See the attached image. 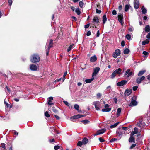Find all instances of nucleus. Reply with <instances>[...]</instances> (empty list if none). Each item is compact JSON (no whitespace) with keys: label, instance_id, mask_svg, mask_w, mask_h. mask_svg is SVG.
I'll return each mask as SVG.
<instances>
[{"label":"nucleus","instance_id":"1","mask_svg":"<svg viewBox=\"0 0 150 150\" xmlns=\"http://www.w3.org/2000/svg\"><path fill=\"white\" fill-rule=\"evenodd\" d=\"M30 61L32 63H35L39 62L40 61V57L37 54H35L32 55L30 59Z\"/></svg>","mask_w":150,"mask_h":150},{"label":"nucleus","instance_id":"43","mask_svg":"<svg viewBox=\"0 0 150 150\" xmlns=\"http://www.w3.org/2000/svg\"><path fill=\"white\" fill-rule=\"evenodd\" d=\"M96 13L98 14H100L101 13V11L100 10H98V9H96Z\"/></svg>","mask_w":150,"mask_h":150},{"label":"nucleus","instance_id":"39","mask_svg":"<svg viewBox=\"0 0 150 150\" xmlns=\"http://www.w3.org/2000/svg\"><path fill=\"white\" fill-rule=\"evenodd\" d=\"M116 74L114 71L112 73V75L110 76V77L111 78L113 79L115 78L116 76Z\"/></svg>","mask_w":150,"mask_h":150},{"label":"nucleus","instance_id":"60","mask_svg":"<svg viewBox=\"0 0 150 150\" xmlns=\"http://www.w3.org/2000/svg\"><path fill=\"white\" fill-rule=\"evenodd\" d=\"M1 147L2 148L5 149V144L4 143H2L1 144Z\"/></svg>","mask_w":150,"mask_h":150},{"label":"nucleus","instance_id":"14","mask_svg":"<svg viewBox=\"0 0 150 150\" xmlns=\"http://www.w3.org/2000/svg\"><path fill=\"white\" fill-rule=\"evenodd\" d=\"M53 100V98L52 97H50L47 99L48 104L50 105H54V103L51 102Z\"/></svg>","mask_w":150,"mask_h":150},{"label":"nucleus","instance_id":"42","mask_svg":"<svg viewBox=\"0 0 150 150\" xmlns=\"http://www.w3.org/2000/svg\"><path fill=\"white\" fill-rule=\"evenodd\" d=\"M45 116L47 117H50V115L49 114L48 112L47 111H46L45 113Z\"/></svg>","mask_w":150,"mask_h":150},{"label":"nucleus","instance_id":"48","mask_svg":"<svg viewBox=\"0 0 150 150\" xmlns=\"http://www.w3.org/2000/svg\"><path fill=\"white\" fill-rule=\"evenodd\" d=\"M136 144H133L131 146L130 148V149H132L134 147H135L136 146Z\"/></svg>","mask_w":150,"mask_h":150},{"label":"nucleus","instance_id":"29","mask_svg":"<svg viewBox=\"0 0 150 150\" xmlns=\"http://www.w3.org/2000/svg\"><path fill=\"white\" fill-rule=\"evenodd\" d=\"M53 40L52 39H51L49 42V45L48 47H49V48H51L52 47L53 44Z\"/></svg>","mask_w":150,"mask_h":150},{"label":"nucleus","instance_id":"24","mask_svg":"<svg viewBox=\"0 0 150 150\" xmlns=\"http://www.w3.org/2000/svg\"><path fill=\"white\" fill-rule=\"evenodd\" d=\"M102 19L103 22V24H104L107 21L106 16V15H104L103 16Z\"/></svg>","mask_w":150,"mask_h":150},{"label":"nucleus","instance_id":"13","mask_svg":"<svg viewBox=\"0 0 150 150\" xmlns=\"http://www.w3.org/2000/svg\"><path fill=\"white\" fill-rule=\"evenodd\" d=\"M132 91L131 89H127L125 92V96H129L132 93Z\"/></svg>","mask_w":150,"mask_h":150},{"label":"nucleus","instance_id":"11","mask_svg":"<svg viewBox=\"0 0 150 150\" xmlns=\"http://www.w3.org/2000/svg\"><path fill=\"white\" fill-rule=\"evenodd\" d=\"M139 3L138 0H135L134 2V6L135 9H138L139 8Z\"/></svg>","mask_w":150,"mask_h":150},{"label":"nucleus","instance_id":"2","mask_svg":"<svg viewBox=\"0 0 150 150\" xmlns=\"http://www.w3.org/2000/svg\"><path fill=\"white\" fill-rule=\"evenodd\" d=\"M93 104L94 105L96 110L99 111L100 110L101 108H102L101 106V103L98 101L94 102Z\"/></svg>","mask_w":150,"mask_h":150},{"label":"nucleus","instance_id":"36","mask_svg":"<svg viewBox=\"0 0 150 150\" xmlns=\"http://www.w3.org/2000/svg\"><path fill=\"white\" fill-rule=\"evenodd\" d=\"M83 144L82 142L79 141L78 142L77 144V145L78 146L81 147L82 146V145Z\"/></svg>","mask_w":150,"mask_h":150},{"label":"nucleus","instance_id":"20","mask_svg":"<svg viewBox=\"0 0 150 150\" xmlns=\"http://www.w3.org/2000/svg\"><path fill=\"white\" fill-rule=\"evenodd\" d=\"M129 142L132 143L134 142L135 138L132 136H131L130 137L129 139Z\"/></svg>","mask_w":150,"mask_h":150},{"label":"nucleus","instance_id":"12","mask_svg":"<svg viewBox=\"0 0 150 150\" xmlns=\"http://www.w3.org/2000/svg\"><path fill=\"white\" fill-rule=\"evenodd\" d=\"M137 125L138 127L141 128H142L145 126L146 124L144 122L141 121L138 122Z\"/></svg>","mask_w":150,"mask_h":150},{"label":"nucleus","instance_id":"54","mask_svg":"<svg viewBox=\"0 0 150 150\" xmlns=\"http://www.w3.org/2000/svg\"><path fill=\"white\" fill-rule=\"evenodd\" d=\"M117 140V139L116 138H113V139H112L110 140V142H113Z\"/></svg>","mask_w":150,"mask_h":150},{"label":"nucleus","instance_id":"15","mask_svg":"<svg viewBox=\"0 0 150 150\" xmlns=\"http://www.w3.org/2000/svg\"><path fill=\"white\" fill-rule=\"evenodd\" d=\"M106 131V129L105 128L101 130L98 131L95 135H97L100 134H102L104 133Z\"/></svg>","mask_w":150,"mask_h":150},{"label":"nucleus","instance_id":"6","mask_svg":"<svg viewBox=\"0 0 150 150\" xmlns=\"http://www.w3.org/2000/svg\"><path fill=\"white\" fill-rule=\"evenodd\" d=\"M133 74L134 73L130 71V69H128L125 72V74L126 75L127 77H129L133 75Z\"/></svg>","mask_w":150,"mask_h":150},{"label":"nucleus","instance_id":"35","mask_svg":"<svg viewBox=\"0 0 150 150\" xmlns=\"http://www.w3.org/2000/svg\"><path fill=\"white\" fill-rule=\"evenodd\" d=\"M75 11L78 15H79L81 13V12L78 8H76L75 9Z\"/></svg>","mask_w":150,"mask_h":150},{"label":"nucleus","instance_id":"61","mask_svg":"<svg viewBox=\"0 0 150 150\" xmlns=\"http://www.w3.org/2000/svg\"><path fill=\"white\" fill-rule=\"evenodd\" d=\"M96 37H98L100 35V32L99 30H98L96 33Z\"/></svg>","mask_w":150,"mask_h":150},{"label":"nucleus","instance_id":"4","mask_svg":"<svg viewBox=\"0 0 150 150\" xmlns=\"http://www.w3.org/2000/svg\"><path fill=\"white\" fill-rule=\"evenodd\" d=\"M120 54V51L118 49H116L115 51L113 54V57L114 58H116L117 56H119Z\"/></svg>","mask_w":150,"mask_h":150},{"label":"nucleus","instance_id":"33","mask_svg":"<svg viewBox=\"0 0 150 150\" xmlns=\"http://www.w3.org/2000/svg\"><path fill=\"white\" fill-rule=\"evenodd\" d=\"M149 42V41L148 40L146 39L145 40H144L142 42V45H144L146 44H148Z\"/></svg>","mask_w":150,"mask_h":150},{"label":"nucleus","instance_id":"21","mask_svg":"<svg viewBox=\"0 0 150 150\" xmlns=\"http://www.w3.org/2000/svg\"><path fill=\"white\" fill-rule=\"evenodd\" d=\"M142 12L143 14H145L147 12V9L144 7V6H142L141 8Z\"/></svg>","mask_w":150,"mask_h":150},{"label":"nucleus","instance_id":"8","mask_svg":"<svg viewBox=\"0 0 150 150\" xmlns=\"http://www.w3.org/2000/svg\"><path fill=\"white\" fill-rule=\"evenodd\" d=\"M100 68L99 67H97L94 69L93 70V72L92 74V77H93L95 76L99 72L100 70Z\"/></svg>","mask_w":150,"mask_h":150},{"label":"nucleus","instance_id":"64","mask_svg":"<svg viewBox=\"0 0 150 150\" xmlns=\"http://www.w3.org/2000/svg\"><path fill=\"white\" fill-rule=\"evenodd\" d=\"M146 37L147 38L150 39V33H148L146 36Z\"/></svg>","mask_w":150,"mask_h":150},{"label":"nucleus","instance_id":"5","mask_svg":"<svg viewBox=\"0 0 150 150\" xmlns=\"http://www.w3.org/2000/svg\"><path fill=\"white\" fill-rule=\"evenodd\" d=\"M127 81L126 80H123L122 81L119 82L117 83V86H123L127 83Z\"/></svg>","mask_w":150,"mask_h":150},{"label":"nucleus","instance_id":"3","mask_svg":"<svg viewBox=\"0 0 150 150\" xmlns=\"http://www.w3.org/2000/svg\"><path fill=\"white\" fill-rule=\"evenodd\" d=\"M137 98L135 96H134L132 97L131 101L129 105L130 106H135L138 104V102L136 101Z\"/></svg>","mask_w":150,"mask_h":150},{"label":"nucleus","instance_id":"25","mask_svg":"<svg viewBox=\"0 0 150 150\" xmlns=\"http://www.w3.org/2000/svg\"><path fill=\"white\" fill-rule=\"evenodd\" d=\"M130 6L129 5L127 4L125 6V11H127L130 8Z\"/></svg>","mask_w":150,"mask_h":150},{"label":"nucleus","instance_id":"55","mask_svg":"<svg viewBox=\"0 0 150 150\" xmlns=\"http://www.w3.org/2000/svg\"><path fill=\"white\" fill-rule=\"evenodd\" d=\"M117 14V12L115 10H114L112 12V14L113 15H116Z\"/></svg>","mask_w":150,"mask_h":150},{"label":"nucleus","instance_id":"47","mask_svg":"<svg viewBox=\"0 0 150 150\" xmlns=\"http://www.w3.org/2000/svg\"><path fill=\"white\" fill-rule=\"evenodd\" d=\"M134 131L136 134H137V133L138 131V129L137 128H136V127H135L134 128Z\"/></svg>","mask_w":150,"mask_h":150},{"label":"nucleus","instance_id":"38","mask_svg":"<svg viewBox=\"0 0 150 150\" xmlns=\"http://www.w3.org/2000/svg\"><path fill=\"white\" fill-rule=\"evenodd\" d=\"M73 46L74 44L71 45L67 49V52H69L71 50V49L73 48Z\"/></svg>","mask_w":150,"mask_h":150},{"label":"nucleus","instance_id":"50","mask_svg":"<svg viewBox=\"0 0 150 150\" xmlns=\"http://www.w3.org/2000/svg\"><path fill=\"white\" fill-rule=\"evenodd\" d=\"M90 25V24L89 23L85 25V28L86 29L88 28L89 27Z\"/></svg>","mask_w":150,"mask_h":150},{"label":"nucleus","instance_id":"40","mask_svg":"<svg viewBox=\"0 0 150 150\" xmlns=\"http://www.w3.org/2000/svg\"><path fill=\"white\" fill-rule=\"evenodd\" d=\"M81 122L83 123L84 124H86L88 123L89 121L87 120H82Z\"/></svg>","mask_w":150,"mask_h":150},{"label":"nucleus","instance_id":"37","mask_svg":"<svg viewBox=\"0 0 150 150\" xmlns=\"http://www.w3.org/2000/svg\"><path fill=\"white\" fill-rule=\"evenodd\" d=\"M74 108L77 110L78 111L79 108V105L77 104H75L74 105Z\"/></svg>","mask_w":150,"mask_h":150},{"label":"nucleus","instance_id":"22","mask_svg":"<svg viewBox=\"0 0 150 150\" xmlns=\"http://www.w3.org/2000/svg\"><path fill=\"white\" fill-rule=\"evenodd\" d=\"M111 110L110 108H108L103 109L102 110V111L103 112H108L110 111Z\"/></svg>","mask_w":150,"mask_h":150},{"label":"nucleus","instance_id":"26","mask_svg":"<svg viewBox=\"0 0 150 150\" xmlns=\"http://www.w3.org/2000/svg\"><path fill=\"white\" fill-rule=\"evenodd\" d=\"M119 122H117L115 123L113 125H111L110 126V127L111 128H114L116 127L119 123Z\"/></svg>","mask_w":150,"mask_h":150},{"label":"nucleus","instance_id":"9","mask_svg":"<svg viewBox=\"0 0 150 150\" xmlns=\"http://www.w3.org/2000/svg\"><path fill=\"white\" fill-rule=\"evenodd\" d=\"M30 68L31 70L35 71L37 70L38 67L35 65L32 64L30 65Z\"/></svg>","mask_w":150,"mask_h":150},{"label":"nucleus","instance_id":"52","mask_svg":"<svg viewBox=\"0 0 150 150\" xmlns=\"http://www.w3.org/2000/svg\"><path fill=\"white\" fill-rule=\"evenodd\" d=\"M125 45V42L124 41H122L121 42V45L123 47Z\"/></svg>","mask_w":150,"mask_h":150},{"label":"nucleus","instance_id":"23","mask_svg":"<svg viewBox=\"0 0 150 150\" xmlns=\"http://www.w3.org/2000/svg\"><path fill=\"white\" fill-rule=\"evenodd\" d=\"M145 30L146 32H149L150 31V27L147 25L145 28Z\"/></svg>","mask_w":150,"mask_h":150},{"label":"nucleus","instance_id":"57","mask_svg":"<svg viewBox=\"0 0 150 150\" xmlns=\"http://www.w3.org/2000/svg\"><path fill=\"white\" fill-rule=\"evenodd\" d=\"M91 32L90 31H89L87 32V34H86V35L88 36H90L91 35Z\"/></svg>","mask_w":150,"mask_h":150},{"label":"nucleus","instance_id":"46","mask_svg":"<svg viewBox=\"0 0 150 150\" xmlns=\"http://www.w3.org/2000/svg\"><path fill=\"white\" fill-rule=\"evenodd\" d=\"M60 148V146L57 145L55 146L54 147V149L55 150H57L58 149H59Z\"/></svg>","mask_w":150,"mask_h":150},{"label":"nucleus","instance_id":"44","mask_svg":"<svg viewBox=\"0 0 150 150\" xmlns=\"http://www.w3.org/2000/svg\"><path fill=\"white\" fill-rule=\"evenodd\" d=\"M117 133L118 135H119V136L122 135L123 133V131H119L117 132Z\"/></svg>","mask_w":150,"mask_h":150},{"label":"nucleus","instance_id":"51","mask_svg":"<svg viewBox=\"0 0 150 150\" xmlns=\"http://www.w3.org/2000/svg\"><path fill=\"white\" fill-rule=\"evenodd\" d=\"M64 103L67 106H68L69 105V104L68 103V102L67 101H63Z\"/></svg>","mask_w":150,"mask_h":150},{"label":"nucleus","instance_id":"45","mask_svg":"<svg viewBox=\"0 0 150 150\" xmlns=\"http://www.w3.org/2000/svg\"><path fill=\"white\" fill-rule=\"evenodd\" d=\"M52 110L55 113H57L58 112L57 110V109H55L54 107H53L52 108Z\"/></svg>","mask_w":150,"mask_h":150},{"label":"nucleus","instance_id":"7","mask_svg":"<svg viewBox=\"0 0 150 150\" xmlns=\"http://www.w3.org/2000/svg\"><path fill=\"white\" fill-rule=\"evenodd\" d=\"M145 77L144 76H142L141 77L137 78L136 80V83L139 84L141 83V82L144 80Z\"/></svg>","mask_w":150,"mask_h":150},{"label":"nucleus","instance_id":"34","mask_svg":"<svg viewBox=\"0 0 150 150\" xmlns=\"http://www.w3.org/2000/svg\"><path fill=\"white\" fill-rule=\"evenodd\" d=\"M125 37L128 40H130L131 39V35L129 34H127L126 35Z\"/></svg>","mask_w":150,"mask_h":150},{"label":"nucleus","instance_id":"63","mask_svg":"<svg viewBox=\"0 0 150 150\" xmlns=\"http://www.w3.org/2000/svg\"><path fill=\"white\" fill-rule=\"evenodd\" d=\"M54 116L58 120H59L60 119V117L58 116L55 115Z\"/></svg>","mask_w":150,"mask_h":150},{"label":"nucleus","instance_id":"10","mask_svg":"<svg viewBox=\"0 0 150 150\" xmlns=\"http://www.w3.org/2000/svg\"><path fill=\"white\" fill-rule=\"evenodd\" d=\"M99 22V19L98 17L97 16H94L93 19L92 21V23L95 24L98 23Z\"/></svg>","mask_w":150,"mask_h":150},{"label":"nucleus","instance_id":"18","mask_svg":"<svg viewBox=\"0 0 150 150\" xmlns=\"http://www.w3.org/2000/svg\"><path fill=\"white\" fill-rule=\"evenodd\" d=\"M121 69L120 68H119L118 69L115 70L114 71L116 74L120 75L121 74Z\"/></svg>","mask_w":150,"mask_h":150},{"label":"nucleus","instance_id":"59","mask_svg":"<svg viewBox=\"0 0 150 150\" xmlns=\"http://www.w3.org/2000/svg\"><path fill=\"white\" fill-rule=\"evenodd\" d=\"M122 129L123 130L125 131H127L128 129V128L127 127H122Z\"/></svg>","mask_w":150,"mask_h":150},{"label":"nucleus","instance_id":"30","mask_svg":"<svg viewBox=\"0 0 150 150\" xmlns=\"http://www.w3.org/2000/svg\"><path fill=\"white\" fill-rule=\"evenodd\" d=\"M121 109L120 108H118L117 111V117H118L120 115Z\"/></svg>","mask_w":150,"mask_h":150},{"label":"nucleus","instance_id":"41","mask_svg":"<svg viewBox=\"0 0 150 150\" xmlns=\"http://www.w3.org/2000/svg\"><path fill=\"white\" fill-rule=\"evenodd\" d=\"M101 94L100 93H98L96 95L97 97L98 98H100L101 97Z\"/></svg>","mask_w":150,"mask_h":150},{"label":"nucleus","instance_id":"31","mask_svg":"<svg viewBox=\"0 0 150 150\" xmlns=\"http://www.w3.org/2000/svg\"><path fill=\"white\" fill-rule=\"evenodd\" d=\"M129 52V50L128 48H126L123 51L124 54H128Z\"/></svg>","mask_w":150,"mask_h":150},{"label":"nucleus","instance_id":"32","mask_svg":"<svg viewBox=\"0 0 150 150\" xmlns=\"http://www.w3.org/2000/svg\"><path fill=\"white\" fill-rule=\"evenodd\" d=\"M79 5L80 7L81 8H83L85 6L84 3L82 1H80L79 2Z\"/></svg>","mask_w":150,"mask_h":150},{"label":"nucleus","instance_id":"16","mask_svg":"<svg viewBox=\"0 0 150 150\" xmlns=\"http://www.w3.org/2000/svg\"><path fill=\"white\" fill-rule=\"evenodd\" d=\"M118 20L119 22L121 23L122 25L123 19V16L122 15L120 14L118 16Z\"/></svg>","mask_w":150,"mask_h":150},{"label":"nucleus","instance_id":"62","mask_svg":"<svg viewBox=\"0 0 150 150\" xmlns=\"http://www.w3.org/2000/svg\"><path fill=\"white\" fill-rule=\"evenodd\" d=\"M122 6L121 5H120L118 7V9L120 10H121L122 9Z\"/></svg>","mask_w":150,"mask_h":150},{"label":"nucleus","instance_id":"17","mask_svg":"<svg viewBox=\"0 0 150 150\" xmlns=\"http://www.w3.org/2000/svg\"><path fill=\"white\" fill-rule=\"evenodd\" d=\"M96 60L97 57L95 55L91 57L90 59V61L92 62H95Z\"/></svg>","mask_w":150,"mask_h":150},{"label":"nucleus","instance_id":"56","mask_svg":"<svg viewBox=\"0 0 150 150\" xmlns=\"http://www.w3.org/2000/svg\"><path fill=\"white\" fill-rule=\"evenodd\" d=\"M12 3V0H8V4L10 6H11Z\"/></svg>","mask_w":150,"mask_h":150},{"label":"nucleus","instance_id":"28","mask_svg":"<svg viewBox=\"0 0 150 150\" xmlns=\"http://www.w3.org/2000/svg\"><path fill=\"white\" fill-rule=\"evenodd\" d=\"M146 72V70L141 71H139L138 74V76H141L143 74Z\"/></svg>","mask_w":150,"mask_h":150},{"label":"nucleus","instance_id":"53","mask_svg":"<svg viewBox=\"0 0 150 150\" xmlns=\"http://www.w3.org/2000/svg\"><path fill=\"white\" fill-rule=\"evenodd\" d=\"M138 88V87L137 86H134L133 87V91H135Z\"/></svg>","mask_w":150,"mask_h":150},{"label":"nucleus","instance_id":"49","mask_svg":"<svg viewBox=\"0 0 150 150\" xmlns=\"http://www.w3.org/2000/svg\"><path fill=\"white\" fill-rule=\"evenodd\" d=\"M143 54L145 55H147L148 54V53L146 51H144L143 52Z\"/></svg>","mask_w":150,"mask_h":150},{"label":"nucleus","instance_id":"27","mask_svg":"<svg viewBox=\"0 0 150 150\" xmlns=\"http://www.w3.org/2000/svg\"><path fill=\"white\" fill-rule=\"evenodd\" d=\"M82 142L83 144H86L88 142V139L86 138H84L82 140Z\"/></svg>","mask_w":150,"mask_h":150},{"label":"nucleus","instance_id":"19","mask_svg":"<svg viewBox=\"0 0 150 150\" xmlns=\"http://www.w3.org/2000/svg\"><path fill=\"white\" fill-rule=\"evenodd\" d=\"M94 77H92L91 79H86L85 80V81L86 83H91L92 81L94 79Z\"/></svg>","mask_w":150,"mask_h":150},{"label":"nucleus","instance_id":"58","mask_svg":"<svg viewBox=\"0 0 150 150\" xmlns=\"http://www.w3.org/2000/svg\"><path fill=\"white\" fill-rule=\"evenodd\" d=\"M99 140L100 142H104L105 140L103 139H102L101 138V137H100L99 138Z\"/></svg>","mask_w":150,"mask_h":150}]
</instances>
